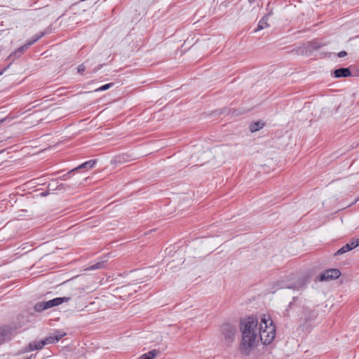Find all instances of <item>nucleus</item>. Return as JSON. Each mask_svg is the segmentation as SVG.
Segmentation results:
<instances>
[{
    "label": "nucleus",
    "instance_id": "6e6552de",
    "mask_svg": "<svg viewBox=\"0 0 359 359\" xmlns=\"http://www.w3.org/2000/svg\"><path fill=\"white\" fill-rule=\"evenodd\" d=\"M66 335V333L61 330H55L50 335L46 337L45 339L47 344H52L58 342L63 337Z\"/></svg>",
    "mask_w": 359,
    "mask_h": 359
},
{
    "label": "nucleus",
    "instance_id": "cd10ccee",
    "mask_svg": "<svg viewBox=\"0 0 359 359\" xmlns=\"http://www.w3.org/2000/svg\"><path fill=\"white\" fill-rule=\"evenodd\" d=\"M40 341V343H41V345L42 346V347L43 348L45 346L48 345L47 344V342L45 339V338H43V339L41 340H39Z\"/></svg>",
    "mask_w": 359,
    "mask_h": 359
},
{
    "label": "nucleus",
    "instance_id": "aec40b11",
    "mask_svg": "<svg viewBox=\"0 0 359 359\" xmlns=\"http://www.w3.org/2000/svg\"><path fill=\"white\" fill-rule=\"evenodd\" d=\"M44 35H45V32H43L34 35L33 36L32 39H31L27 42L28 46H32L35 42H36L38 40H39L41 38H42Z\"/></svg>",
    "mask_w": 359,
    "mask_h": 359
},
{
    "label": "nucleus",
    "instance_id": "c85d7f7f",
    "mask_svg": "<svg viewBox=\"0 0 359 359\" xmlns=\"http://www.w3.org/2000/svg\"><path fill=\"white\" fill-rule=\"evenodd\" d=\"M40 341V343H41V345L42 346V347L43 348L45 346L48 345L47 344V342L45 339V338H43V339L41 340H39Z\"/></svg>",
    "mask_w": 359,
    "mask_h": 359
},
{
    "label": "nucleus",
    "instance_id": "412c9836",
    "mask_svg": "<svg viewBox=\"0 0 359 359\" xmlns=\"http://www.w3.org/2000/svg\"><path fill=\"white\" fill-rule=\"evenodd\" d=\"M274 287H276V290L279 288H294L293 286L290 285L283 281L277 282Z\"/></svg>",
    "mask_w": 359,
    "mask_h": 359
},
{
    "label": "nucleus",
    "instance_id": "7c9ffc66",
    "mask_svg": "<svg viewBox=\"0 0 359 359\" xmlns=\"http://www.w3.org/2000/svg\"><path fill=\"white\" fill-rule=\"evenodd\" d=\"M100 69V67H95L93 70V72H96L97 70H99Z\"/></svg>",
    "mask_w": 359,
    "mask_h": 359
},
{
    "label": "nucleus",
    "instance_id": "a878e982",
    "mask_svg": "<svg viewBox=\"0 0 359 359\" xmlns=\"http://www.w3.org/2000/svg\"><path fill=\"white\" fill-rule=\"evenodd\" d=\"M85 69H86V66L84 65V64L80 65L77 68L78 72L79 74H83V72L85 71Z\"/></svg>",
    "mask_w": 359,
    "mask_h": 359
},
{
    "label": "nucleus",
    "instance_id": "9b49d317",
    "mask_svg": "<svg viewBox=\"0 0 359 359\" xmlns=\"http://www.w3.org/2000/svg\"><path fill=\"white\" fill-rule=\"evenodd\" d=\"M43 347L41 345L40 341H33L30 342L27 346L24 348V352L34 351L36 350H41Z\"/></svg>",
    "mask_w": 359,
    "mask_h": 359
},
{
    "label": "nucleus",
    "instance_id": "2eb2a0df",
    "mask_svg": "<svg viewBox=\"0 0 359 359\" xmlns=\"http://www.w3.org/2000/svg\"><path fill=\"white\" fill-rule=\"evenodd\" d=\"M96 162H97L96 159L90 160V161H86L85 163L81 164L80 165L75 168L74 169H76V170H77L79 169L91 168L95 165Z\"/></svg>",
    "mask_w": 359,
    "mask_h": 359
},
{
    "label": "nucleus",
    "instance_id": "39448f33",
    "mask_svg": "<svg viewBox=\"0 0 359 359\" xmlns=\"http://www.w3.org/2000/svg\"><path fill=\"white\" fill-rule=\"evenodd\" d=\"M236 331V327L229 323H224L221 327L222 335L229 344L233 341Z\"/></svg>",
    "mask_w": 359,
    "mask_h": 359
},
{
    "label": "nucleus",
    "instance_id": "20e7f679",
    "mask_svg": "<svg viewBox=\"0 0 359 359\" xmlns=\"http://www.w3.org/2000/svg\"><path fill=\"white\" fill-rule=\"evenodd\" d=\"M71 299L69 297H57L47 302H40L34 305V310L37 312H41L46 309L58 306L64 302H67Z\"/></svg>",
    "mask_w": 359,
    "mask_h": 359
},
{
    "label": "nucleus",
    "instance_id": "4be33fe9",
    "mask_svg": "<svg viewBox=\"0 0 359 359\" xmlns=\"http://www.w3.org/2000/svg\"><path fill=\"white\" fill-rule=\"evenodd\" d=\"M76 171V169H72L70 171L67 172V173L64 174L63 175L60 176L57 180H67V179H69L72 174H73L74 172Z\"/></svg>",
    "mask_w": 359,
    "mask_h": 359
},
{
    "label": "nucleus",
    "instance_id": "393cba45",
    "mask_svg": "<svg viewBox=\"0 0 359 359\" xmlns=\"http://www.w3.org/2000/svg\"><path fill=\"white\" fill-rule=\"evenodd\" d=\"M104 262L96 263L90 266V269L95 270V269H101L104 266Z\"/></svg>",
    "mask_w": 359,
    "mask_h": 359
},
{
    "label": "nucleus",
    "instance_id": "c756f323",
    "mask_svg": "<svg viewBox=\"0 0 359 359\" xmlns=\"http://www.w3.org/2000/svg\"><path fill=\"white\" fill-rule=\"evenodd\" d=\"M10 65H8L6 68L0 71V76L4 74V72L9 67Z\"/></svg>",
    "mask_w": 359,
    "mask_h": 359
},
{
    "label": "nucleus",
    "instance_id": "6ab92c4d",
    "mask_svg": "<svg viewBox=\"0 0 359 359\" xmlns=\"http://www.w3.org/2000/svg\"><path fill=\"white\" fill-rule=\"evenodd\" d=\"M44 35H45V32H43L34 35L33 36L32 39H31L27 42L28 46H32L35 42H36L38 40H39L41 38H42Z\"/></svg>",
    "mask_w": 359,
    "mask_h": 359
},
{
    "label": "nucleus",
    "instance_id": "bb28decb",
    "mask_svg": "<svg viewBox=\"0 0 359 359\" xmlns=\"http://www.w3.org/2000/svg\"><path fill=\"white\" fill-rule=\"evenodd\" d=\"M347 55V53L344 50L343 51H341L338 53V57H345Z\"/></svg>",
    "mask_w": 359,
    "mask_h": 359
},
{
    "label": "nucleus",
    "instance_id": "b1692460",
    "mask_svg": "<svg viewBox=\"0 0 359 359\" xmlns=\"http://www.w3.org/2000/svg\"><path fill=\"white\" fill-rule=\"evenodd\" d=\"M112 86H113V83H109L104 84V85L102 86L101 87H100L99 88H97L96 90V91L107 90V89L111 88Z\"/></svg>",
    "mask_w": 359,
    "mask_h": 359
},
{
    "label": "nucleus",
    "instance_id": "473e14b6",
    "mask_svg": "<svg viewBox=\"0 0 359 359\" xmlns=\"http://www.w3.org/2000/svg\"><path fill=\"white\" fill-rule=\"evenodd\" d=\"M2 152H3V151H0V154L2 153Z\"/></svg>",
    "mask_w": 359,
    "mask_h": 359
},
{
    "label": "nucleus",
    "instance_id": "9d476101",
    "mask_svg": "<svg viewBox=\"0 0 359 359\" xmlns=\"http://www.w3.org/2000/svg\"><path fill=\"white\" fill-rule=\"evenodd\" d=\"M335 78H346L351 76V72L348 67H341L334 71Z\"/></svg>",
    "mask_w": 359,
    "mask_h": 359
},
{
    "label": "nucleus",
    "instance_id": "dca6fc26",
    "mask_svg": "<svg viewBox=\"0 0 359 359\" xmlns=\"http://www.w3.org/2000/svg\"><path fill=\"white\" fill-rule=\"evenodd\" d=\"M158 353L159 351L154 349L145 354H143L137 359H154Z\"/></svg>",
    "mask_w": 359,
    "mask_h": 359
},
{
    "label": "nucleus",
    "instance_id": "1a4fd4ad",
    "mask_svg": "<svg viewBox=\"0 0 359 359\" xmlns=\"http://www.w3.org/2000/svg\"><path fill=\"white\" fill-rule=\"evenodd\" d=\"M359 245V239H356L355 241H353L351 243H348L339 249L334 254V256L342 255L345 252H347Z\"/></svg>",
    "mask_w": 359,
    "mask_h": 359
},
{
    "label": "nucleus",
    "instance_id": "f8f14e48",
    "mask_svg": "<svg viewBox=\"0 0 359 359\" xmlns=\"http://www.w3.org/2000/svg\"><path fill=\"white\" fill-rule=\"evenodd\" d=\"M29 47V46H28L27 43H26L25 45L19 47L13 53H11L9 55L8 59H11L13 57L15 59L20 57Z\"/></svg>",
    "mask_w": 359,
    "mask_h": 359
},
{
    "label": "nucleus",
    "instance_id": "4468645a",
    "mask_svg": "<svg viewBox=\"0 0 359 359\" xmlns=\"http://www.w3.org/2000/svg\"><path fill=\"white\" fill-rule=\"evenodd\" d=\"M79 184V182L78 181H76V182L72 183L71 184H67L59 183L58 182V185H57L55 187V189L57 190H62V189L67 190V189H71V188L76 187Z\"/></svg>",
    "mask_w": 359,
    "mask_h": 359
},
{
    "label": "nucleus",
    "instance_id": "a211bd4d",
    "mask_svg": "<svg viewBox=\"0 0 359 359\" xmlns=\"http://www.w3.org/2000/svg\"><path fill=\"white\" fill-rule=\"evenodd\" d=\"M44 35H45V32H43L34 35L33 36L32 39H31L27 42L28 46H32L35 42H36L38 40H39L41 38H42Z\"/></svg>",
    "mask_w": 359,
    "mask_h": 359
},
{
    "label": "nucleus",
    "instance_id": "f257e3e1",
    "mask_svg": "<svg viewBox=\"0 0 359 359\" xmlns=\"http://www.w3.org/2000/svg\"><path fill=\"white\" fill-rule=\"evenodd\" d=\"M242 332V340L240 351L242 354L248 355L258 342V320L256 317L250 316L240 323Z\"/></svg>",
    "mask_w": 359,
    "mask_h": 359
},
{
    "label": "nucleus",
    "instance_id": "423d86ee",
    "mask_svg": "<svg viewBox=\"0 0 359 359\" xmlns=\"http://www.w3.org/2000/svg\"><path fill=\"white\" fill-rule=\"evenodd\" d=\"M341 275V272L337 269H330L326 270L323 273H322L319 277L318 280L320 281H327L330 280H334L339 277Z\"/></svg>",
    "mask_w": 359,
    "mask_h": 359
},
{
    "label": "nucleus",
    "instance_id": "2f4dec72",
    "mask_svg": "<svg viewBox=\"0 0 359 359\" xmlns=\"http://www.w3.org/2000/svg\"><path fill=\"white\" fill-rule=\"evenodd\" d=\"M292 302H290V303L289 304V306H289V307H291V306H292Z\"/></svg>",
    "mask_w": 359,
    "mask_h": 359
},
{
    "label": "nucleus",
    "instance_id": "f3484780",
    "mask_svg": "<svg viewBox=\"0 0 359 359\" xmlns=\"http://www.w3.org/2000/svg\"><path fill=\"white\" fill-rule=\"evenodd\" d=\"M264 126V123L261 121L253 122L250 126L251 132H256L262 129Z\"/></svg>",
    "mask_w": 359,
    "mask_h": 359
},
{
    "label": "nucleus",
    "instance_id": "ddd939ff",
    "mask_svg": "<svg viewBox=\"0 0 359 359\" xmlns=\"http://www.w3.org/2000/svg\"><path fill=\"white\" fill-rule=\"evenodd\" d=\"M269 20L268 15H264L259 22L257 27L255 29V32H257L258 31H260L263 29L265 27H269V24L267 22Z\"/></svg>",
    "mask_w": 359,
    "mask_h": 359
},
{
    "label": "nucleus",
    "instance_id": "5701e85b",
    "mask_svg": "<svg viewBox=\"0 0 359 359\" xmlns=\"http://www.w3.org/2000/svg\"><path fill=\"white\" fill-rule=\"evenodd\" d=\"M58 185V180H52L49 184H48V189H51V190H57L55 189V187Z\"/></svg>",
    "mask_w": 359,
    "mask_h": 359
},
{
    "label": "nucleus",
    "instance_id": "f03ea898",
    "mask_svg": "<svg viewBox=\"0 0 359 359\" xmlns=\"http://www.w3.org/2000/svg\"><path fill=\"white\" fill-rule=\"evenodd\" d=\"M318 316V313L316 309L303 306L299 321V329L306 332H311L313 323Z\"/></svg>",
    "mask_w": 359,
    "mask_h": 359
},
{
    "label": "nucleus",
    "instance_id": "7ed1b4c3",
    "mask_svg": "<svg viewBox=\"0 0 359 359\" xmlns=\"http://www.w3.org/2000/svg\"><path fill=\"white\" fill-rule=\"evenodd\" d=\"M269 320L270 321L269 325H268V321L265 318L262 319L259 327L258 339L259 338L264 344H270L276 335L275 326L273 325L271 320Z\"/></svg>",
    "mask_w": 359,
    "mask_h": 359
},
{
    "label": "nucleus",
    "instance_id": "0eeeda50",
    "mask_svg": "<svg viewBox=\"0 0 359 359\" xmlns=\"http://www.w3.org/2000/svg\"><path fill=\"white\" fill-rule=\"evenodd\" d=\"M15 329L9 325H4L0 327V344L6 341L11 339L13 336Z\"/></svg>",
    "mask_w": 359,
    "mask_h": 359
}]
</instances>
